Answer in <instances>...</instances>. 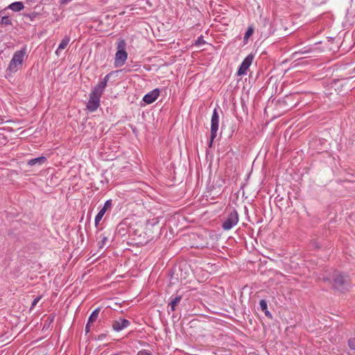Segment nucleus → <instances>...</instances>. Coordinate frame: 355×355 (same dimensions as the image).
<instances>
[{
    "label": "nucleus",
    "mask_w": 355,
    "mask_h": 355,
    "mask_svg": "<svg viewBox=\"0 0 355 355\" xmlns=\"http://www.w3.org/2000/svg\"><path fill=\"white\" fill-rule=\"evenodd\" d=\"M110 77V73L107 74L104 78L94 87L90 94V112L96 110L99 107L101 97L107 86Z\"/></svg>",
    "instance_id": "f257e3e1"
},
{
    "label": "nucleus",
    "mask_w": 355,
    "mask_h": 355,
    "mask_svg": "<svg viewBox=\"0 0 355 355\" xmlns=\"http://www.w3.org/2000/svg\"><path fill=\"white\" fill-rule=\"evenodd\" d=\"M27 57L28 53L26 46H24L20 50L15 51L7 67V73L11 74L17 72L21 67L25 58Z\"/></svg>",
    "instance_id": "f03ea898"
},
{
    "label": "nucleus",
    "mask_w": 355,
    "mask_h": 355,
    "mask_svg": "<svg viewBox=\"0 0 355 355\" xmlns=\"http://www.w3.org/2000/svg\"><path fill=\"white\" fill-rule=\"evenodd\" d=\"M324 281H329L335 289L343 291L346 290L349 285V281L347 277L342 275L338 272H335L332 277V279L329 278H324Z\"/></svg>",
    "instance_id": "7ed1b4c3"
},
{
    "label": "nucleus",
    "mask_w": 355,
    "mask_h": 355,
    "mask_svg": "<svg viewBox=\"0 0 355 355\" xmlns=\"http://www.w3.org/2000/svg\"><path fill=\"white\" fill-rule=\"evenodd\" d=\"M126 44L123 40H119L117 42V51L115 55L114 64L116 67H121L128 58L125 51Z\"/></svg>",
    "instance_id": "20e7f679"
},
{
    "label": "nucleus",
    "mask_w": 355,
    "mask_h": 355,
    "mask_svg": "<svg viewBox=\"0 0 355 355\" xmlns=\"http://www.w3.org/2000/svg\"><path fill=\"white\" fill-rule=\"evenodd\" d=\"M239 222V214L236 209H232L227 214L226 219L222 224L224 230H230Z\"/></svg>",
    "instance_id": "39448f33"
},
{
    "label": "nucleus",
    "mask_w": 355,
    "mask_h": 355,
    "mask_svg": "<svg viewBox=\"0 0 355 355\" xmlns=\"http://www.w3.org/2000/svg\"><path fill=\"white\" fill-rule=\"evenodd\" d=\"M218 124H219V115L217 110L215 108L213 111L211 119V135L210 140L209 142V146L211 147L212 146L213 141L214 139L216 137L217 131L218 130Z\"/></svg>",
    "instance_id": "423d86ee"
},
{
    "label": "nucleus",
    "mask_w": 355,
    "mask_h": 355,
    "mask_svg": "<svg viewBox=\"0 0 355 355\" xmlns=\"http://www.w3.org/2000/svg\"><path fill=\"white\" fill-rule=\"evenodd\" d=\"M254 60V55L249 54L242 62L241 64L240 65L238 71H237V75L238 76H243L247 73V71L250 67V66L252 64V61Z\"/></svg>",
    "instance_id": "0eeeda50"
},
{
    "label": "nucleus",
    "mask_w": 355,
    "mask_h": 355,
    "mask_svg": "<svg viewBox=\"0 0 355 355\" xmlns=\"http://www.w3.org/2000/svg\"><path fill=\"white\" fill-rule=\"evenodd\" d=\"M112 207V200H107L105 201L103 207L101 209V210L98 211L97 215L95 217L94 223L95 226L98 227L100 221L101 220L102 218L103 217L104 214H105L106 211L111 208Z\"/></svg>",
    "instance_id": "6e6552de"
},
{
    "label": "nucleus",
    "mask_w": 355,
    "mask_h": 355,
    "mask_svg": "<svg viewBox=\"0 0 355 355\" xmlns=\"http://www.w3.org/2000/svg\"><path fill=\"white\" fill-rule=\"evenodd\" d=\"M130 325V321L126 319L120 318L112 323V328L116 331H120Z\"/></svg>",
    "instance_id": "1a4fd4ad"
},
{
    "label": "nucleus",
    "mask_w": 355,
    "mask_h": 355,
    "mask_svg": "<svg viewBox=\"0 0 355 355\" xmlns=\"http://www.w3.org/2000/svg\"><path fill=\"white\" fill-rule=\"evenodd\" d=\"M159 95V89H154L149 93L144 95L143 97V101L146 104H150L156 101V99L158 98Z\"/></svg>",
    "instance_id": "9d476101"
},
{
    "label": "nucleus",
    "mask_w": 355,
    "mask_h": 355,
    "mask_svg": "<svg viewBox=\"0 0 355 355\" xmlns=\"http://www.w3.org/2000/svg\"><path fill=\"white\" fill-rule=\"evenodd\" d=\"M278 27H277V30L279 32V35L282 36H286L291 33L295 28H292L288 30V28L287 26H284V24L280 23V24H276Z\"/></svg>",
    "instance_id": "9b49d317"
},
{
    "label": "nucleus",
    "mask_w": 355,
    "mask_h": 355,
    "mask_svg": "<svg viewBox=\"0 0 355 355\" xmlns=\"http://www.w3.org/2000/svg\"><path fill=\"white\" fill-rule=\"evenodd\" d=\"M70 37L69 36H65L61 41L60 44L58 46V48L55 51V53L59 55L60 51L64 49L70 42Z\"/></svg>",
    "instance_id": "f8f14e48"
},
{
    "label": "nucleus",
    "mask_w": 355,
    "mask_h": 355,
    "mask_svg": "<svg viewBox=\"0 0 355 355\" xmlns=\"http://www.w3.org/2000/svg\"><path fill=\"white\" fill-rule=\"evenodd\" d=\"M46 161V158L45 157L42 156V157H39L37 158L30 159L28 162V165L30 166H33L36 164L42 165L44 163H45Z\"/></svg>",
    "instance_id": "ddd939ff"
},
{
    "label": "nucleus",
    "mask_w": 355,
    "mask_h": 355,
    "mask_svg": "<svg viewBox=\"0 0 355 355\" xmlns=\"http://www.w3.org/2000/svg\"><path fill=\"white\" fill-rule=\"evenodd\" d=\"M24 8L22 2L15 1L8 6V8L15 12H18L23 10Z\"/></svg>",
    "instance_id": "4468645a"
},
{
    "label": "nucleus",
    "mask_w": 355,
    "mask_h": 355,
    "mask_svg": "<svg viewBox=\"0 0 355 355\" xmlns=\"http://www.w3.org/2000/svg\"><path fill=\"white\" fill-rule=\"evenodd\" d=\"M181 299V295H177L168 304L171 308V311H174L175 310L176 306L180 303Z\"/></svg>",
    "instance_id": "2eb2a0df"
},
{
    "label": "nucleus",
    "mask_w": 355,
    "mask_h": 355,
    "mask_svg": "<svg viewBox=\"0 0 355 355\" xmlns=\"http://www.w3.org/2000/svg\"><path fill=\"white\" fill-rule=\"evenodd\" d=\"M101 308L98 307L92 313L90 314V324L95 322L98 316L100 313Z\"/></svg>",
    "instance_id": "dca6fc26"
},
{
    "label": "nucleus",
    "mask_w": 355,
    "mask_h": 355,
    "mask_svg": "<svg viewBox=\"0 0 355 355\" xmlns=\"http://www.w3.org/2000/svg\"><path fill=\"white\" fill-rule=\"evenodd\" d=\"M254 32V28L252 26H250L248 30L246 31L245 35H244V43L246 44L248 42V40L249 37L252 35Z\"/></svg>",
    "instance_id": "f3484780"
},
{
    "label": "nucleus",
    "mask_w": 355,
    "mask_h": 355,
    "mask_svg": "<svg viewBox=\"0 0 355 355\" xmlns=\"http://www.w3.org/2000/svg\"><path fill=\"white\" fill-rule=\"evenodd\" d=\"M206 43V42L204 40L202 36L198 37L195 42V45L197 46H200L201 45H203Z\"/></svg>",
    "instance_id": "a211bd4d"
},
{
    "label": "nucleus",
    "mask_w": 355,
    "mask_h": 355,
    "mask_svg": "<svg viewBox=\"0 0 355 355\" xmlns=\"http://www.w3.org/2000/svg\"><path fill=\"white\" fill-rule=\"evenodd\" d=\"M259 306L262 311H265L267 309V302L265 300H261L259 302Z\"/></svg>",
    "instance_id": "6ab92c4d"
},
{
    "label": "nucleus",
    "mask_w": 355,
    "mask_h": 355,
    "mask_svg": "<svg viewBox=\"0 0 355 355\" xmlns=\"http://www.w3.org/2000/svg\"><path fill=\"white\" fill-rule=\"evenodd\" d=\"M107 240V237H105V236L103 237L102 240L98 243L99 248H103L105 246Z\"/></svg>",
    "instance_id": "aec40b11"
},
{
    "label": "nucleus",
    "mask_w": 355,
    "mask_h": 355,
    "mask_svg": "<svg viewBox=\"0 0 355 355\" xmlns=\"http://www.w3.org/2000/svg\"><path fill=\"white\" fill-rule=\"evenodd\" d=\"M348 345L350 349H355V338H350L348 340Z\"/></svg>",
    "instance_id": "412c9836"
},
{
    "label": "nucleus",
    "mask_w": 355,
    "mask_h": 355,
    "mask_svg": "<svg viewBox=\"0 0 355 355\" xmlns=\"http://www.w3.org/2000/svg\"><path fill=\"white\" fill-rule=\"evenodd\" d=\"M42 298V296H38L32 302V304H31V309H33L34 308V306L39 302V301L40 300V299Z\"/></svg>",
    "instance_id": "4be33fe9"
},
{
    "label": "nucleus",
    "mask_w": 355,
    "mask_h": 355,
    "mask_svg": "<svg viewBox=\"0 0 355 355\" xmlns=\"http://www.w3.org/2000/svg\"><path fill=\"white\" fill-rule=\"evenodd\" d=\"M137 355H152V354L148 351L143 349V350L138 352Z\"/></svg>",
    "instance_id": "5701e85b"
},
{
    "label": "nucleus",
    "mask_w": 355,
    "mask_h": 355,
    "mask_svg": "<svg viewBox=\"0 0 355 355\" xmlns=\"http://www.w3.org/2000/svg\"><path fill=\"white\" fill-rule=\"evenodd\" d=\"M310 51H311L310 48L304 47V50L301 51L299 53L303 54V53H309Z\"/></svg>",
    "instance_id": "b1692460"
},
{
    "label": "nucleus",
    "mask_w": 355,
    "mask_h": 355,
    "mask_svg": "<svg viewBox=\"0 0 355 355\" xmlns=\"http://www.w3.org/2000/svg\"><path fill=\"white\" fill-rule=\"evenodd\" d=\"M85 333L86 334L89 333V320L87 321V322L85 324Z\"/></svg>",
    "instance_id": "393cba45"
},
{
    "label": "nucleus",
    "mask_w": 355,
    "mask_h": 355,
    "mask_svg": "<svg viewBox=\"0 0 355 355\" xmlns=\"http://www.w3.org/2000/svg\"><path fill=\"white\" fill-rule=\"evenodd\" d=\"M71 0H61V3L62 4H66L67 3H69V1H71Z\"/></svg>",
    "instance_id": "a878e982"
},
{
    "label": "nucleus",
    "mask_w": 355,
    "mask_h": 355,
    "mask_svg": "<svg viewBox=\"0 0 355 355\" xmlns=\"http://www.w3.org/2000/svg\"><path fill=\"white\" fill-rule=\"evenodd\" d=\"M105 336L104 334H101V335L98 336V338H97V339H98V340H101V339H103Z\"/></svg>",
    "instance_id": "bb28decb"
},
{
    "label": "nucleus",
    "mask_w": 355,
    "mask_h": 355,
    "mask_svg": "<svg viewBox=\"0 0 355 355\" xmlns=\"http://www.w3.org/2000/svg\"><path fill=\"white\" fill-rule=\"evenodd\" d=\"M263 311L265 312L266 315H270V312L267 309Z\"/></svg>",
    "instance_id": "cd10ccee"
},
{
    "label": "nucleus",
    "mask_w": 355,
    "mask_h": 355,
    "mask_svg": "<svg viewBox=\"0 0 355 355\" xmlns=\"http://www.w3.org/2000/svg\"><path fill=\"white\" fill-rule=\"evenodd\" d=\"M86 107L89 108V103H87Z\"/></svg>",
    "instance_id": "c85d7f7f"
}]
</instances>
